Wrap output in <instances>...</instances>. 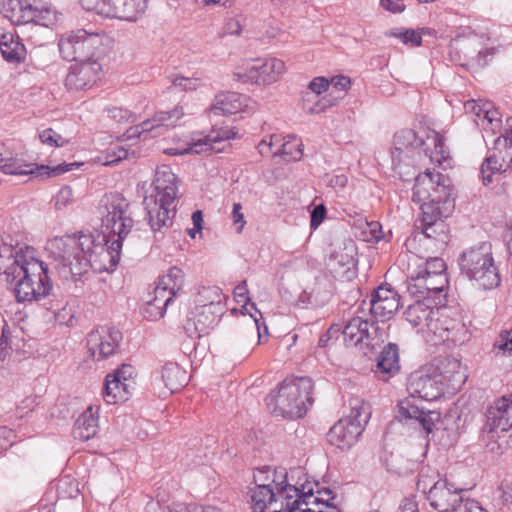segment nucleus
I'll return each instance as SVG.
<instances>
[{"instance_id":"1","label":"nucleus","mask_w":512,"mask_h":512,"mask_svg":"<svg viewBox=\"0 0 512 512\" xmlns=\"http://www.w3.org/2000/svg\"><path fill=\"white\" fill-rule=\"evenodd\" d=\"M102 225L116 238L108 245L105 233L98 231L55 238L50 242L51 255L58 275L64 280H80L89 269L101 272L114 268L120 260L122 242L131 231L134 220L129 202L119 193L101 200Z\"/></svg>"},{"instance_id":"2","label":"nucleus","mask_w":512,"mask_h":512,"mask_svg":"<svg viewBox=\"0 0 512 512\" xmlns=\"http://www.w3.org/2000/svg\"><path fill=\"white\" fill-rule=\"evenodd\" d=\"M412 201L419 204L420 209L415 229L426 239L435 241L437 249H443L449 242V227L444 219L455 207L449 177L429 169L418 174L412 189Z\"/></svg>"},{"instance_id":"3","label":"nucleus","mask_w":512,"mask_h":512,"mask_svg":"<svg viewBox=\"0 0 512 512\" xmlns=\"http://www.w3.org/2000/svg\"><path fill=\"white\" fill-rule=\"evenodd\" d=\"M33 253L28 246H0V277L13 286L18 302L40 301L48 298L53 289L47 265Z\"/></svg>"},{"instance_id":"4","label":"nucleus","mask_w":512,"mask_h":512,"mask_svg":"<svg viewBox=\"0 0 512 512\" xmlns=\"http://www.w3.org/2000/svg\"><path fill=\"white\" fill-rule=\"evenodd\" d=\"M294 474H303L301 469H293L290 474L285 468L272 469L271 484H274L278 496L286 501V512H339V509L319 495L321 491L314 492L313 484L304 482L290 483Z\"/></svg>"},{"instance_id":"5","label":"nucleus","mask_w":512,"mask_h":512,"mask_svg":"<svg viewBox=\"0 0 512 512\" xmlns=\"http://www.w3.org/2000/svg\"><path fill=\"white\" fill-rule=\"evenodd\" d=\"M152 186L153 192L144 197L143 205L151 230L163 233L172 225L175 216L176 175L167 165L158 167Z\"/></svg>"},{"instance_id":"6","label":"nucleus","mask_w":512,"mask_h":512,"mask_svg":"<svg viewBox=\"0 0 512 512\" xmlns=\"http://www.w3.org/2000/svg\"><path fill=\"white\" fill-rule=\"evenodd\" d=\"M313 382L309 377L285 379L276 396L267 398V405L274 404L272 413L290 419L303 417L313 403Z\"/></svg>"},{"instance_id":"7","label":"nucleus","mask_w":512,"mask_h":512,"mask_svg":"<svg viewBox=\"0 0 512 512\" xmlns=\"http://www.w3.org/2000/svg\"><path fill=\"white\" fill-rule=\"evenodd\" d=\"M458 265L463 276L477 282L483 289L495 288L501 282L490 242H481L463 250Z\"/></svg>"},{"instance_id":"8","label":"nucleus","mask_w":512,"mask_h":512,"mask_svg":"<svg viewBox=\"0 0 512 512\" xmlns=\"http://www.w3.org/2000/svg\"><path fill=\"white\" fill-rule=\"evenodd\" d=\"M489 449L497 454L512 448V394L496 399L486 411Z\"/></svg>"},{"instance_id":"9","label":"nucleus","mask_w":512,"mask_h":512,"mask_svg":"<svg viewBox=\"0 0 512 512\" xmlns=\"http://www.w3.org/2000/svg\"><path fill=\"white\" fill-rule=\"evenodd\" d=\"M349 405L350 414L341 418L328 432V441L342 450L349 449L357 442L371 416L369 407L362 399L351 398Z\"/></svg>"},{"instance_id":"10","label":"nucleus","mask_w":512,"mask_h":512,"mask_svg":"<svg viewBox=\"0 0 512 512\" xmlns=\"http://www.w3.org/2000/svg\"><path fill=\"white\" fill-rule=\"evenodd\" d=\"M425 144L423 138L412 129H402L395 133L391 151L392 166L403 180H409L415 174V158L420 156Z\"/></svg>"},{"instance_id":"11","label":"nucleus","mask_w":512,"mask_h":512,"mask_svg":"<svg viewBox=\"0 0 512 512\" xmlns=\"http://www.w3.org/2000/svg\"><path fill=\"white\" fill-rule=\"evenodd\" d=\"M89 12L126 22H136L146 11L147 0H80Z\"/></svg>"},{"instance_id":"12","label":"nucleus","mask_w":512,"mask_h":512,"mask_svg":"<svg viewBox=\"0 0 512 512\" xmlns=\"http://www.w3.org/2000/svg\"><path fill=\"white\" fill-rule=\"evenodd\" d=\"M100 44L101 39L98 34H90L79 29L63 34L59 39L58 47L63 59L81 62L94 59Z\"/></svg>"},{"instance_id":"13","label":"nucleus","mask_w":512,"mask_h":512,"mask_svg":"<svg viewBox=\"0 0 512 512\" xmlns=\"http://www.w3.org/2000/svg\"><path fill=\"white\" fill-rule=\"evenodd\" d=\"M79 165V163L74 162L69 164L62 163L56 166H38L33 163H26L17 155L13 156L12 153L5 152V158L0 165V169L3 173L9 175H32L33 177L44 179L64 174Z\"/></svg>"},{"instance_id":"14","label":"nucleus","mask_w":512,"mask_h":512,"mask_svg":"<svg viewBox=\"0 0 512 512\" xmlns=\"http://www.w3.org/2000/svg\"><path fill=\"white\" fill-rule=\"evenodd\" d=\"M451 47L463 55L461 65L473 71L484 68L496 51L495 48H484L481 37L476 34L454 39Z\"/></svg>"},{"instance_id":"15","label":"nucleus","mask_w":512,"mask_h":512,"mask_svg":"<svg viewBox=\"0 0 512 512\" xmlns=\"http://www.w3.org/2000/svg\"><path fill=\"white\" fill-rule=\"evenodd\" d=\"M407 389L413 398L434 401L443 395L444 383L433 371V366H426L410 374Z\"/></svg>"},{"instance_id":"16","label":"nucleus","mask_w":512,"mask_h":512,"mask_svg":"<svg viewBox=\"0 0 512 512\" xmlns=\"http://www.w3.org/2000/svg\"><path fill=\"white\" fill-rule=\"evenodd\" d=\"M357 247L353 240L343 242L335 249L328 260V266L334 277L351 281L357 276Z\"/></svg>"},{"instance_id":"17","label":"nucleus","mask_w":512,"mask_h":512,"mask_svg":"<svg viewBox=\"0 0 512 512\" xmlns=\"http://www.w3.org/2000/svg\"><path fill=\"white\" fill-rule=\"evenodd\" d=\"M121 340L122 333L118 329L101 327L88 334V351L95 360H104L116 352Z\"/></svg>"},{"instance_id":"18","label":"nucleus","mask_w":512,"mask_h":512,"mask_svg":"<svg viewBox=\"0 0 512 512\" xmlns=\"http://www.w3.org/2000/svg\"><path fill=\"white\" fill-rule=\"evenodd\" d=\"M463 491L447 479H438L431 490H428L427 500L438 512H455L459 503L463 502Z\"/></svg>"},{"instance_id":"19","label":"nucleus","mask_w":512,"mask_h":512,"mask_svg":"<svg viewBox=\"0 0 512 512\" xmlns=\"http://www.w3.org/2000/svg\"><path fill=\"white\" fill-rule=\"evenodd\" d=\"M183 115V107L180 106H177L170 111L156 112L152 118L144 120L139 125L131 127L127 131L128 137H136L148 132H152L153 137L160 136L166 128L174 127Z\"/></svg>"},{"instance_id":"20","label":"nucleus","mask_w":512,"mask_h":512,"mask_svg":"<svg viewBox=\"0 0 512 512\" xmlns=\"http://www.w3.org/2000/svg\"><path fill=\"white\" fill-rule=\"evenodd\" d=\"M370 314L384 323L400 307V295L390 285H381L373 291L368 303Z\"/></svg>"},{"instance_id":"21","label":"nucleus","mask_w":512,"mask_h":512,"mask_svg":"<svg viewBox=\"0 0 512 512\" xmlns=\"http://www.w3.org/2000/svg\"><path fill=\"white\" fill-rule=\"evenodd\" d=\"M101 71V65L94 59L78 62L70 67L65 86L75 91L90 88L100 79Z\"/></svg>"},{"instance_id":"22","label":"nucleus","mask_w":512,"mask_h":512,"mask_svg":"<svg viewBox=\"0 0 512 512\" xmlns=\"http://www.w3.org/2000/svg\"><path fill=\"white\" fill-rule=\"evenodd\" d=\"M251 320L245 326L239 327L235 334L229 339V349L233 353L247 352L254 343L257 336L258 342L262 337L261 324L264 326V333L268 334V328L263 321V316L257 317L255 314L250 313Z\"/></svg>"},{"instance_id":"23","label":"nucleus","mask_w":512,"mask_h":512,"mask_svg":"<svg viewBox=\"0 0 512 512\" xmlns=\"http://www.w3.org/2000/svg\"><path fill=\"white\" fill-rule=\"evenodd\" d=\"M447 286V275L410 274L407 278V289L415 297L426 298L431 294L441 293Z\"/></svg>"},{"instance_id":"24","label":"nucleus","mask_w":512,"mask_h":512,"mask_svg":"<svg viewBox=\"0 0 512 512\" xmlns=\"http://www.w3.org/2000/svg\"><path fill=\"white\" fill-rule=\"evenodd\" d=\"M254 512H286V501L270 485H258L250 490Z\"/></svg>"},{"instance_id":"25","label":"nucleus","mask_w":512,"mask_h":512,"mask_svg":"<svg viewBox=\"0 0 512 512\" xmlns=\"http://www.w3.org/2000/svg\"><path fill=\"white\" fill-rule=\"evenodd\" d=\"M235 136L236 132L229 127L213 128L206 137L193 142L186 150V153L221 152L224 147H220L219 144L235 138Z\"/></svg>"},{"instance_id":"26","label":"nucleus","mask_w":512,"mask_h":512,"mask_svg":"<svg viewBox=\"0 0 512 512\" xmlns=\"http://www.w3.org/2000/svg\"><path fill=\"white\" fill-rule=\"evenodd\" d=\"M184 282V272L176 266L169 268L167 273L159 279L157 295L168 294L167 298L164 300L163 307H161L162 310L159 312V317L164 316L167 306L173 301V298L182 291Z\"/></svg>"},{"instance_id":"27","label":"nucleus","mask_w":512,"mask_h":512,"mask_svg":"<svg viewBox=\"0 0 512 512\" xmlns=\"http://www.w3.org/2000/svg\"><path fill=\"white\" fill-rule=\"evenodd\" d=\"M398 407L399 418L418 422L427 433L432 431L434 421L439 418V413L431 410L425 411L410 399L400 401Z\"/></svg>"},{"instance_id":"28","label":"nucleus","mask_w":512,"mask_h":512,"mask_svg":"<svg viewBox=\"0 0 512 512\" xmlns=\"http://www.w3.org/2000/svg\"><path fill=\"white\" fill-rule=\"evenodd\" d=\"M404 315L418 332L426 333L434 317L439 315V309H434L423 301H415L407 307Z\"/></svg>"},{"instance_id":"29","label":"nucleus","mask_w":512,"mask_h":512,"mask_svg":"<svg viewBox=\"0 0 512 512\" xmlns=\"http://www.w3.org/2000/svg\"><path fill=\"white\" fill-rule=\"evenodd\" d=\"M400 370L399 348L395 343H388L380 352L377 358L375 373L383 380L387 381Z\"/></svg>"},{"instance_id":"30","label":"nucleus","mask_w":512,"mask_h":512,"mask_svg":"<svg viewBox=\"0 0 512 512\" xmlns=\"http://www.w3.org/2000/svg\"><path fill=\"white\" fill-rule=\"evenodd\" d=\"M0 52L9 63H20L26 56V48L20 38L2 28H0Z\"/></svg>"},{"instance_id":"31","label":"nucleus","mask_w":512,"mask_h":512,"mask_svg":"<svg viewBox=\"0 0 512 512\" xmlns=\"http://www.w3.org/2000/svg\"><path fill=\"white\" fill-rule=\"evenodd\" d=\"M161 380L166 391L163 394H173L183 388L189 380L187 372L177 363H166L161 369Z\"/></svg>"},{"instance_id":"32","label":"nucleus","mask_w":512,"mask_h":512,"mask_svg":"<svg viewBox=\"0 0 512 512\" xmlns=\"http://www.w3.org/2000/svg\"><path fill=\"white\" fill-rule=\"evenodd\" d=\"M97 429L98 418L90 406L77 418L72 433L75 439L85 442L96 435Z\"/></svg>"},{"instance_id":"33","label":"nucleus","mask_w":512,"mask_h":512,"mask_svg":"<svg viewBox=\"0 0 512 512\" xmlns=\"http://www.w3.org/2000/svg\"><path fill=\"white\" fill-rule=\"evenodd\" d=\"M131 383L119 380L116 376H106L103 398L107 404L125 402L131 394Z\"/></svg>"},{"instance_id":"34","label":"nucleus","mask_w":512,"mask_h":512,"mask_svg":"<svg viewBox=\"0 0 512 512\" xmlns=\"http://www.w3.org/2000/svg\"><path fill=\"white\" fill-rule=\"evenodd\" d=\"M244 104L243 97L236 92H224L216 96L211 112L215 115H231L239 112Z\"/></svg>"},{"instance_id":"35","label":"nucleus","mask_w":512,"mask_h":512,"mask_svg":"<svg viewBox=\"0 0 512 512\" xmlns=\"http://www.w3.org/2000/svg\"><path fill=\"white\" fill-rule=\"evenodd\" d=\"M369 321L357 316L351 318L342 330L346 345L356 346L365 341L368 334Z\"/></svg>"},{"instance_id":"36","label":"nucleus","mask_w":512,"mask_h":512,"mask_svg":"<svg viewBox=\"0 0 512 512\" xmlns=\"http://www.w3.org/2000/svg\"><path fill=\"white\" fill-rule=\"evenodd\" d=\"M22 3L19 25L34 23L47 26L41 21L47 18V14L50 13L49 8L40 5L36 0H22Z\"/></svg>"},{"instance_id":"37","label":"nucleus","mask_w":512,"mask_h":512,"mask_svg":"<svg viewBox=\"0 0 512 512\" xmlns=\"http://www.w3.org/2000/svg\"><path fill=\"white\" fill-rule=\"evenodd\" d=\"M433 371L441 376L442 383L451 381H462L461 363L453 357H444L437 360Z\"/></svg>"},{"instance_id":"38","label":"nucleus","mask_w":512,"mask_h":512,"mask_svg":"<svg viewBox=\"0 0 512 512\" xmlns=\"http://www.w3.org/2000/svg\"><path fill=\"white\" fill-rule=\"evenodd\" d=\"M285 72V64L277 58L260 59V73L262 84H272L279 80Z\"/></svg>"},{"instance_id":"39","label":"nucleus","mask_w":512,"mask_h":512,"mask_svg":"<svg viewBox=\"0 0 512 512\" xmlns=\"http://www.w3.org/2000/svg\"><path fill=\"white\" fill-rule=\"evenodd\" d=\"M447 324L448 327H446L447 333H445L446 339H444V342L453 345H462L469 340V330L462 320L451 318Z\"/></svg>"},{"instance_id":"40","label":"nucleus","mask_w":512,"mask_h":512,"mask_svg":"<svg viewBox=\"0 0 512 512\" xmlns=\"http://www.w3.org/2000/svg\"><path fill=\"white\" fill-rule=\"evenodd\" d=\"M260 59L248 62L244 69L233 73V79L243 83L262 84Z\"/></svg>"},{"instance_id":"41","label":"nucleus","mask_w":512,"mask_h":512,"mask_svg":"<svg viewBox=\"0 0 512 512\" xmlns=\"http://www.w3.org/2000/svg\"><path fill=\"white\" fill-rule=\"evenodd\" d=\"M451 318L448 316H435L432 320L430 326L428 327L426 333L427 335H431L432 339L435 344L439 342H444V339H446L445 333H447L446 327H448V321H450Z\"/></svg>"},{"instance_id":"42","label":"nucleus","mask_w":512,"mask_h":512,"mask_svg":"<svg viewBox=\"0 0 512 512\" xmlns=\"http://www.w3.org/2000/svg\"><path fill=\"white\" fill-rule=\"evenodd\" d=\"M446 264L439 257H431L426 260L424 265H420L410 274L419 275H446Z\"/></svg>"},{"instance_id":"43","label":"nucleus","mask_w":512,"mask_h":512,"mask_svg":"<svg viewBox=\"0 0 512 512\" xmlns=\"http://www.w3.org/2000/svg\"><path fill=\"white\" fill-rule=\"evenodd\" d=\"M368 335L365 336V344L372 349L383 343L387 337L386 329L384 326H379L378 319L369 322Z\"/></svg>"},{"instance_id":"44","label":"nucleus","mask_w":512,"mask_h":512,"mask_svg":"<svg viewBox=\"0 0 512 512\" xmlns=\"http://www.w3.org/2000/svg\"><path fill=\"white\" fill-rule=\"evenodd\" d=\"M57 492L62 498H76L80 494L79 483L70 476H63L58 482Z\"/></svg>"},{"instance_id":"45","label":"nucleus","mask_w":512,"mask_h":512,"mask_svg":"<svg viewBox=\"0 0 512 512\" xmlns=\"http://www.w3.org/2000/svg\"><path fill=\"white\" fill-rule=\"evenodd\" d=\"M296 136L288 135L284 138V142L281 144V147L273 152L274 156H291V158L295 161L300 160L303 155V144L299 143L294 147L291 145L292 140H294Z\"/></svg>"},{"instance_id":"46","label":"nucleus","mask_w":512,"mask_h":512,"mask_svg":"<svg viewBox=\"0 0 512 512\" xmlns=\"http://www.w3.org/2000/svg\"><path fill=\"white\" fill-rule=\"evenodd\" d=\"M492 353L495 356L509 355L512 356V329L510 331H502L495 340Z\"/></svg>"},{"instance_id":"47","label":"nucleus","mask_w":512,"mask_h":512,"mask_svg":"<svg viewBox=\"0 0 512 512\" xmlns=\"http://www.w3.org/2000/svg\"><path fill=\"white\" fill-rule=\"evenodd\" d=\"M22 5V0H6L2 4L1 13L12 24L19 25Z\"/></svg>"},{"instance_id":"48","label":"nucleus","mask_w":512,"mask_h":512,"mask_svg":"<svg viewBox=\"0 0 512 512\" xmlns=\"http://www.w3.org/2000/svg\"><path fill=\"white\" fill-rule=\"evenodd\" d=\"M429 472V469H422L416 482L417 491L423 493L424 495H426V497L428 496V490H431L432 485L436 484L438 482V479H441L437 472Z\"/></svg>"},{"instance_id":"49","label":"nucleus","mask_w":512,"mask_h":512,"mask_svg":"<svg viewBox=\"0 0 512 512\" xmlns=\"http://www.w3.org/2000/svg\"><path fill=\"white\" fill-rule=\"evenodd\" d=\"M389 35L400 39L405 45L419 46L422 43L421 34L413 29H397Z\"/></svg>"},{"instance_id":"50","label":"nucleus","mask_w":512,"mask_h":512,"mask_svg":"<svg viewBox=\"0 0 512 512\" xmlns=\"http://www.w3.org/2000/svg\"><path fill=\"white\" fill-rule=\"evenodd\" d=\"M234 297L238 303H243L244 310L248 311L247 305L249 304L255 313L260 316L261 312L256 308L254 303H251L248 296L247 282L246 280L241 281L234 289Z\"/></svg>"},{"instance_id":"51","label":"nucleus","mask_w":512,"mask_h":512,"mask_svg":"<svg viewBox=\"0 0 512 512\" xmlns=\"http://www.w3.org/2000/svg\"><path fill=\"white\" fill-rule=\"evenodd\" d=\"M39 138L42 143L51 147H61L67 142L60 134L51 128L43 130L39 134Z\"/></svg>"},{"instance_id":"52","label":"nucleus","mask_w":512,"mask_h":512,"mask_svg":"<svg viewBox=\"0 0 512 512\" xmlns=\"http://www.w3.org/2000/svg\"><path fill=\"white\" fill-rule=\"evenodd\" d=\"M465 109L467 111L472 112L477 119H475V122L477 125H479V120L482 121L483 116H487L490 109V102H476L474 100L468 101L465 104Z\"/></svg>"},{"instance_id":"53","label":"nucleus","mask_w":512,"mask_h":512,"mask_svg":"<svg viewBox=\"0 0 512 512\" xmlns=\"http://www.w3.org/2000/svg\"><path fill=\"white\" fill-rule=\"evenodd\" d=\"M73 201V191L70 186H63L56 195L55 206L57 209L67 207Z\"/></svg>"},{"instance_id":"54","label":"nucleus","mask_w":512,"mask_h":512,"mask_svg":"<svg viewBox=\"0 0 512 512\" xmlns=\"http://www.w3.org/2000/svg\"><path fill=\"white\" fill-rule=\"evenodd\" d=\"M504 158L500 159L496 154L488 156L481 165V171H492V173L505 171L503 169Z\"/></svg>"},{"instance_id":"55","label":"nucleus","mask_w":512,"mask_h":512,"mask_svg":"<svg viewBox=\"0 0 512 512\" xmlns=\"http://www.w3.org/2000/svg\"><path fill=\"white\" fill-rule=\"evenodd\" d=\"M330 88L329 79L319 76L315 77L308 85V89L319 96Z\"/></svg>"},{"instance_id":"56","label":"nucleus","mask_w":512,"mask_h":512,"mask_svg":"<svg viewBox=\"0 0 512 512\" xmlns=\"http://www.w3.org/2000/svg\"><path fill=\"white\" fill-rule=\"evenodd\" d=\"M455 512H489L481 506V504L474 499H464L459 503Z\"/></svg>"},{"instance_id":"57","label":"nucleus","mask_w":512,"mask_h":512,"mask_svg":"<svg viewBox=\"0 0 512 512\" xmlns=\"http://www.w3.org/2000/svg\"><path fill=\"white\" fill-rule=\"evenodd\" d=\"M326 216V208L323 204H319L313 208L310 216V227L315 230L323 222Z\"/></svg>"},{"instance_id":"58","label":"nucleus","mask_w":512,"mask_h":512,"mask_svg":"<svg viewBox=\"0 0 512 512\" xmlns=\"http://www.w3.org/2000/svg\"><path fill=\"white\" fill-rule=\"evenodd\" d=\"M133 372V367L131 365L123 364L120 368L115 370L112 374H108L107 376H116L119 380L131 383V387L133 388Z\"/></svg>"},{"instance_id":"59","label":"nucleus","mask_w":512,"mask_h":512,"mask_svg":"<svg viewBox=\"0 0 512 512\" xmlns=\"http://www.w3.org/2000/svg\"><path fill=\"white\" fill-rule=\"evenodd\" d=\"M272 469L270 467H263L257 469L254 473L255 486L258 485H272L271 484Z\"/></svg>"},{"instance_id":"60","label":"nucleus","mask_w":512,"mask_h":512,"mask_svg":"<svg viewBox=\"0 0 512 512\" xmlns=\"http://www.w3.org/2000/svg\"><path fill=\"white\" fill-rule=\"evenodd\" d=\"M14 437L13 430L5 426L0 427V453L12 446Z\"/></svg>"},{"instance_id":"61","label":"nucleus","mask_w":512,"mask_h":512,"mask_svg":"<svg viewBox=\"0 0 512 512\" xmlns=\"http://www.w3.org/2000/svg\"><path fill=\"white\" fill-rule=\"evenodd\" d=\"M128 156V151L120 146H116L107 153L105 164L117 163Z\"/></svg>"},{"instance_id":"62","label":"nucleus","mask_w":512,"mask_h":512,"mask_svg":"<svg viewBox=\"0 0 512 512\" xmlns=\"http://www.w3.org/2000/svg\"><path fill=\"white\" fill-rule=\"evenodd\" d=\"M335 104L334 101L330 100V99H321V100H317L313 105L307 107L306 104H304V109L309 113V114H318V113H321L323 111H325L328 107H331Z\"/></svg>"},{"instance_id":"63","label":"nucleus","mask_w":512,"mask_h":512,"mask_svg":"<svg viewBox=\"0 0 512 512\" xmlns=\"http://www.w3.org/2000/svg\"><path fill=\"white\" fill-rule=\"evenodd\" d=\"M172 85L175 88H179L181 91L194 90L197 85V80L181 76L174 78Z\"/></svg>"},{"instance_id":"64","label":"nucleus","mask_w":512,"mask_h":512,"mask_svg":"<svg viewBox=\"0 0 512 512\" xmlns=\"http://www.w3.org/2000/svg\"><path fill=\"white\" fill-rule=\"evenodd\" d=\"M329 82H330V86H332L337 91L343 92V93L349 88V86L351 84L350 79L343 75L332 77L329 80Z\"/></svg>"}]
</instances>
